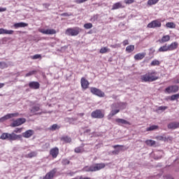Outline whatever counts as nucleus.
Here are the masks:
<instances>
[{
  "instance_id": "55",
  "label": "nucleus",
  "mask_w": 179,
  "mask_h": 179,
  "mask_svg": "<svg viewBox=\"0 0 179 179\" xmlns=\"http://www.w3.org/2000/svg\"><path fill=\"white\" fill-rule=\"evenodd\" d=\"M169 141L171 142V141H173V137L171 136L166 137V142H169Z\"/></svg>"
},
{
  "instance_id": "44",
  "label": "nucleus",
  "mask_w": 179,
  "mask_h": 179,
  "mask_svg": "<svg viewBox=\"0 0 179 179\" xmlns=\"http://www.w3.org/2000/svg\"><path fill=\"white\" fill-rule=\"evenodd\" d=\"M84 27L87 30L89 29H92L93 27V24L88 22L84 24Z\"/></svg>"
},
{
  "instance_id": "2",
  "label": "nucleus",
  "mask_w": 179,
  "mask_h": 179,
  "mask_svg": "<svg viewBox=\"0 0 179 179\" xmlns=\"http://www.w3.org/2000/svg\"><path fill=\"white\" fill-rule=\"evenodd\" d=\"M140 79L141 82H156V80H159V73H157V71H150L141 76Z\"/></svg>"
},
{
  "instance_id": "62",
  "label": "nucleus",
  "mask_w": 179,
  "mask_h": 179,
  "mask_svg": "<svg viewBox=\"0 0 179 179\" xmlns=\"http://www.w3.org/2000/svg\"><path fill=\"white\" fill-rule=\"evenodd\" d=\"M171 179H174V178H171Z\"/></svg>"
},
{
  "instance_id": "19",
  "label": "nucleus",
  "mask_w": 179,
  "mask_h": 179,
  "mask_svg": "<svg viewBox=\"0 0 179 179\" xmlns=\"http://www.w3.org/2000/svg\"><path fill=\"white\" fill-rule=\"evenodd\" d=\"M178 48V42H173L170 45H168V49L169 51H174Z\"/></svg>"
},
{
  "instance_id": "56",
  "label": "nucleus",
  "mask_w": 179,
  "mask_h": 179,
  "mask_svg": "<svg viewBox=\"0 0 179 179\" xmlns=\"http://www.w3.org/2000/svg\"><path fill=\"white\" fill-rule=\"evenodd\" d=\"M6 8H0V12H6Z\"/></svg>"
},
{
  "instance_id": "23",
  "label": "nucleus",
  "mask_w": 179,
  "mask_h": 179,
  "mask_svg": "<svg viewBox=\"0 0 179 179\" xmlns=\"http://www.w3.org/2000/svg\"><path fill=\"white\" fill-rule=\"evenodd\" d=\"M167 51H169V45H167V43H166L165 45L161 46L158 49V52H167Z\"/></svg>"
},
{
  "instance_id": "48",
  "label": "nucleus",
  "mask_w": 179,
  "mask_h": 179,
  "mask_svg": "<svg viewBox=\"0 0 179 179\" xmlns=\"http://www.w3.org/2000/svg\"><path fill=\"white\" fill-rule=\"evenodd\" d=\"M124 2L126 3V5H131L135 2V0H124Z\"/></svg>"
},
{
  "instance_id": "41",
  "label": "nucleus",
  "mask_w": 179,
  "mask_h": 179,
  "mask_svg": "<svg viewBox=\"0 0 179 179\" xmlns=\"http://www.w3.org/2000/svg\"><path fill=\"white\" fill-rule=\"evenodd\" d=\"M61 128L58 124H54L50 127V131H56V129H59Z\"/></svg>"
},
{
  "instance_id": "1",
  "label": "nucleus",
  "mask_w": 179,
  "mask_h": 179,
  "mask_svg": "<svg viewBox=\"0 0 179 179\" xmlns=\"http://www.w3.org/2000/svg\"><path fill=\"white\" fill-rule=\"evenodd\" d=\"M22 129V128H16L11 134L3 133L0 136V139H2L3 141H5L6 139H8V141H17V139L22 138V135H17L16 134H20Z\"/></svg>"
},
{
  "instance_id": "45",
  "label": "nucleus",
  "mask_w": 179,
  "mask_h": 179,
  "mask_svg": "<svg viewBox=\"0 0 179 179\" xmlns=\"http://www.w3.org/2000/svg\"><path fill=\"white\" fill-rule=\"evenodd\" d=\"M31 59H41V55H34L30 57Z\"/></svg>"
},
{
  "instance_id": "34",
  "label": "nucleus",
  "mask_w": 179,
  "mask_h": 179,
  "mask_svg": "<svg viewBox=\"0 0 179 179\" xmlns=\"http://www.w3.org/2000/svg\"><path fill=\"white\" fill-rule=\"evenodd\" d=\"M166 27H167V29H176V24L174 22H167Z\"/></svg>"
},
{
  "instance_id": "36",
  "label": "nucleus",
  "mask_w": 179,
  "mask_h": 179,
  "mask_svg": "<svg viewBox=\"0 0 179 179\" xmlns=\"http://www.w3.org/2000/svg\"><path fill=\"white\" fill-rule=\"evenodd\" d=\"M156 129H159V126L157 125H152L150 127L146 129V131L149 132V131H155Z\"/></svg>"
},
{
  "instance_id": "46",
  "label": "nucleus",
  "mask_w": 179,
  "mask_h": 179,
  "mask_svg": "<svg viewBox=\"0 0 179 179\" xmlns=\"http://www.w3.org/2000/svg\"><path fill=\"white\" fill-rule=\"evenodd\" d=\"M169 107L167 106H159L157 109V111H166Z\"/></svg>"
},
{
  "instance_id": "39",
  "label": "nucleus",
  "mask_w": 179,
  "mask_h": 179,
  "mask_svg": "<svg viewBox=\"0 0 179 179\" xmlns=\"http://www.w3.org/2000/svg\"><path fill=\"white\" fill-rule=\"evenodd\" d=\"M37 73V71L36 70H33V71H29V73H27L25 76L26 78H29V76H31L33 75H36Z\"/></svg>"
},
{
  "instance_id": "30",
  "label": "nucleus",
  "mask_w": 179,
  "mask_h": 179,
  "mask_svg": "<svg viewBox=\"0 0 179 179\" xmlns=\"http://www.w3.org/2000/svg\"><path fill=\"white\" fill-rule=\"evenodd\" d=\"M145 143L147 146H155V145H156V141L153 140H147L145 141Z\"/></svg>"
},
{
  "instance_id": "6",
  "label": "nucleus",
  "mask_w": 179,
  "mask_h": 179,
  "mask_svg": "<svg viewBox=\"0 0 179 179\" xmlns=\"http://www.w3.org/2000/svg\"><path fill=\"white\" fill-rule=\"evenodd\" d=\"M81 31L82 29L80 27L68 28L65 31V34L66 36H78Z\"/></svg>"
},
{
  "instance_id": "4",
  "label": "nucleus",
  "mask_w": 179,
  "mask_h": 179,
  "mask_svg": "<svg viewBox=\"0 0 179 179\" xmlns=\"http://www.w3.org/2000/svg\"><path fill=\"white\" fill-rule=\"evenodd\" d=\"M120 106H121L120 103H114L110 106V113L108 115V119L111 120L114 115H116V114H118L120 113Z\"/></svg>"
},
{
  "instance_id": "8",
  "label": "nucleus",
  "mask_w": 179,
  "mask_h": 179,
  "mask_svg": "<svg viewBox=\"0 0 179 179\" xmlns=\"http://www.w3.org/2000/svg\"><path fill=\"white\" fill-rule=\"evenodd\" d=\"M31 115H38L43 114V109L40 107V105H36L30 109Z\"/></svg>"
},
{
  "instance_id": "59",
  "label": "nucleus",
  "mask_w": 179,
  "mask_h": 179,
  "mask_svg": "<svg viewBox=\"0 0 179 179\" xmlns=\"http://www.w3.org/2000/svg\"><path fill=\"white\" fill-rule=\"evenodd\" d=\"M90 129H87V130H86V132H90Z\"/></svg>"
},
{
  "instance_id": "18",
  "label": "nucleus",
  "mask_w": 179,
  "mask_h": 179,
  "mask_svg": "<svg viewBox=\"0 0 179 179\" xmlns=\"http://www.w3.org/2000/svg\"><path fill=\"white\" fill-rule=\"evenodd\" d=\"M115 122H117L118 125H120V124H123L124 125H131V122H129L128 120L121 118L115 119Z\"/></svg>"
},
{
  "instance_id": "38",
  "label": "nucleus",
  "mask_w": 179,
  "mask_h": 179,
  "mask_svg": "<svg viewBox=\"0 0 179 179\" xmlns=\"http://www.w3.org/2000/svg\"><path fill=\"white\" fill-rule=\"evenodd\" d=\"M110 50L106 47L101 48L99 50L100 54H106V52H108Z\"/></svg>"
},
{
  "instance_id": "47",
  "label": "nucleus",
  "mask_w": 179,
  "mask_h": 179,
  "mask_svg": "<svg viewBox=\"0 0 179 179\" xmlns=\"http://www.w3.org/2000/svg\"><path fill=\"white\" fill-rule=\"evenodd\" d=\"M63 166H66L71 163V162L68 159H64L62 162Z\"/></svg>"
},
{
  "instance_id": "54",
  "label": "nucleus",
  "mask_w": 179,
  "mask_h": 179,
  "mask_svg": "<svg viewBox=\"0 0 179 179\" xmlns=\"http://www.w3.org/2000/svg\"><path fill=\"white\" fill-rule=\"evenodd\" d=\"M99 19V15H95L93 16L92 20L94 21L97 20Z\"/></svg>"
},
{
  "instance_id": "5",
  "label": "nucleus",
  "mask_w": 179,
  "mask_h": 179,
  "mask_svg": "<svg viewBox=\"0 0 179 179\" xmlns=\"http://www.w3.org/2000/svg\"><path fill=\"white\" fill-rule=\"evenodd\" d=\"M105 115L106 113H104V110H102L101 109H96L91 113L92 118H97L98 120L104 118Z\"/></svg>"
},
{
  "instance_id": "27",
  "label": "nucleus",
  "mask_w": 179,
  "mask_h": 179,
  "mask_svg": "<svg viewBox=\"0 0 179 179\" xmlns=\"http://www.w3.org/2000/svg\"><path fill=\"white\" fill-rule=\"evenodd\" d=\"M61 141L65 142V143H71V142H72V138L68 136H64L61 138Z\"/></svg>"
},
{
  "instance_id": "14",
  "label": "nucleus",
  "mask_w": 179,
  "mask_h": 179,
  "mask_svg": "<svg viewBox=\"0 0 179 179\" xmlns=\"http://www.w3.org/2000/svg\"><path fill=\"white\" fill-rule=\"evenodd\" d=\"M50 155L52 156V159H57L58 155H59V149L57 147L52 148L50 150Z\"/></svg>"
},
{
  "instance_id": "16",
  "label": "nucleus",
  "mask_w": 179,
  "mask_h": 179,
  "mask_svg": "<svg viewBox=\"0 0 179 179\" xmlns=\"http://www.w3.org/2000/svg\"><path fill=\"white\" fill-rule=\"evenodd\" d=\"M34 135V131L32 129L27 130L25 132L22 133L23 138H31Z\"/></svg>"
},
{
  "instance_id": "25",
  "label": "nucleus",
  "mask_w": 179,
  "mask_h": 179,
  "mask_svg": "<svg viewBox=\"0 0 179 179\" xmlns=\"http://www.w3.org/2000/svg\"><path fill=\"white\" fill-rule=\"evenodd\" d=\"M13 33H15L13 30H8L3 28L0 29V34H13Z\"/></svg>"
},
{
  "instance_id": "17",
  "label": "nucleus",
  "mask_w": 179,
  "mask_h": 179,
  "mask_svg": "<svg viewBox=\"0 0 179 179\" xmlns=\"http://www.w3.org/2000/svg\"><path fill=\"white\" fill-rule=\"evenodd\" d=\"M56 173H57V169L55 168L46 174L45 179H52V178H54V176H55Z\"/></svg>"
},
{
  "instance_id": "32",
  "label": "nucleus",
  "mask_w": 179,
  "mask_h": 179,
  "mask_svg": "<svg viewBox=\"0 0 179 179\" xmlns=\"http://www.w3.org/2000/svg\"><path fill=\"white\" fill-rule=\"evenodd\" d=\"M37 156V152L35 151L29 152L28 155L25 156V157H28L29 159H31L32 157H36Z\"/></svg>"
},
{
  "instance_id": "24",
  "label": "nucleus",
  "mask_w": 179,
  "mask_h": 179,
  "mask_svg": "<svg viewBox=\"0 0 179 179\" xmlns=\"http://www.w3.org/2000/svg\"><path fill=\"white\" fill-rule=\"evenodd\" d=\"M29 26V24L26 22H17L14 24L15 29H19V27H27Z\"/></svg>"
},
{
  "instance_id": "60",
  "label": "nucleus",
  "mask_w": 179,
  "mask_h": 179,
  "mask_svg": "<svg viewBox=\"0 0 179 179\" xmlns=\"http://www.w3.org/2000/svg\"><path fill=\"white\" fill-rule=\"evenodd\" d=\"M42 32L43 33V34H45V31H43Z\"/></svg>"
},
{
  "instance_id": "61",
  "label": "nucleus",
  "mask_w": 179,
  "mask_h": 179,
  "mask_svg": "<svg viewBox=\"0 0 179 179\" xmlns=\"http://www.w3.org/2000/svg\"><path fill=\"white\" fill-rule=\"evenodd\" d=\"M115 110H117V108H115Z\"/></svg>"
},
{
  "instance_id": "58",
  "label": "nucleus",
  "mask_w": 179,
  "mask_h": 179,
  "mask_svg": "<svg viewBox=\"0 0 179 179\" xmlns=\"http://www.w3.org/2000/svg\"><path fill=\"white\" fill-rule=\"evenodd\" d=\"M176 83H179V79L176 80Z\"/></svg>"
},
{
  "instance_id": "57",
  "label": "nucleus",
  "mask_w": 179,
  "mask_h": 179,
  "mask_svg": "<svg viewBox=\"0 0 179 179\" xmlns=\"http://www.w3.org/2000/svg\"><path fill=\"white\" fill-rule=\"evenodd\" d=\"M5 86V84L3 83H0V89H2Z\"/></svg>"
},
{
  "instance_id": "37",
  "label": "nucleus",
  "mask_w": 179,
  "mask_h": 179,
  "mask_svg": "<svg viewBox=\"0 0 179 179\" xmlns=\"http://www.w3.org/2000/svg\"><path fill=\"white\" fill-rule=\"evenodd\" d=\"M57 31L54 29H49L45 30V34H56Z\"/></svg>"
},
{
  "instance_id": "10",
  "label": "nucleus",
  "mask_w": 179,
  "mask_h": 179,
  "mask_svg": "<svg viewBox=\"0 0 179 179\" xmlns=\"http://www.w3.org/2000/svg\"><path fill=\"white\" fill-rule=\"evenodd\" d=\"M16 117H20V114L19 113H8L0 118V122H4L7 120H10V118H15Z\"/></svg>"
},
{
  "instance_id": "42",
  "label": "nucleus",
  "mask_w": 179,
  "mask_h": 179,
  "mask_svg": "<svg viewBox=\"0 0 179 179\" xmlns=\"http://www.w3.org/2000/svg\"><path fill=\"white\" fill-rule=\"evenodd\" d=\"M8 68V64L3 62H0V69H5Z\"/></svg>"
},
{
  "instance_id": "13",
  "label": "nucleus",
  "mask_w": 179,
  "mask_h": 179,
  "mask_svg": "<svg viewBox=\"0 0 179 179\" xmlns=\"http://www.w3.org/2000/svg\"><path fill=\"white\" fill-rule=\"evenodd\" d=\"M80 84L83 90H86L87 89H89V85H90L89 81L86 78H85V77L81 78Z\"/></svg>"
},
{
  "instance_id": "29",
  "label": "nucleus",
  "mask_w": 179,
  "mask_h": 179,
  "mask_svg": "<svg viewBox=\"0 0 179 179\" xmlns=\"http://www.w3.org/2000/svg\"><path fill=\"white\" fill-rule=\"evenodd\" d=\"M155 139L157 141H162L163 142H167V137L165 135L163 136H157L155 137Z\"/></svg>"
},
{
  "instance_id": "40",
  "label": "nucleus",
  "mask_w": 179,
  "mask_h": 179,
  "mask_svg": "<svg viewBox=\"0 0 179 179\" xmlns=\"http://www.w3.org/2000/svg\"><path fill=\"white\" fill-rule=\"evenodd\" d=\"M179 99V94H176L171 96L170 100L171 101H174V100H178Z\"/></svg>"
},
{
  "instance_id": "43",
  "label": "nucleus",
  "mask_w": 179,
  "mask_h": 179,
  "mask_svg": "<svg viewBox=\"0 0 179 179\" xmlns=\"http://www.w3.org/2000/svg\"><path fill=\"white\" fill-rule=\"evenodd\" d=\"M125 150L122 149V148H118L117 150H115L112 152L113 155H120V152L121 151H124Z\"/></svg>"
},
{
  "instance_id": "12",
  "label": "nucleus",
  "mask_w": 179,
  "mask_h": 179,
  "mask_svg": "<svg viewBox=\"0 0 179 179\" xmlns=\"http://www.w3.org/2000/svg\"><path fill=\"white\" fill-rule=\"evenodd\" d=\"M24 122H26V118H18L13 122V123L10 124V127H20V125H22V124H24Z\"/></svg>"
},
{
  "instance_id": "20",
  "label": "nucleus",
  "mask_w": 179,
  "mask_h": 179,
  "mask_svg": "<svg viewBox=\"0 0 179 179\" xmlns=\"http://www.w3.org/2000/svg\"><path fill=\"white\" fill-rule=\"evenodd\" d=\"M179 128V122H173L168 124L169 129H177Z\"/></svg>"
},
{
  "instance_id": "26",
  "label": "nucleus",
  "mask_w": 179,
  "mask_h": 179,
  "mask_svg": "<svg viewBox=\"0 0 179 179\" xmlns=\"http://www.w3.org/2000/svg\"><path fill=\"white\" fill-rule=\"evenodd\" d=\"M170 40V35H164L162 36V38L159 40V42L161 44H163L164 43H168V41Z\"/></svg>"
},
{
  "instance_id": "35",
  "label": "nucleus",
  "mask_w": 179,
  "mask_h": 179,
  "mask_svg": "<svg viewBox=\"0 0 179 179\" xmlns=\"http://www.w3.org/2000/svg\"><path fill=\"white\" fill-rule=\"evenodd\" d=\"M74 152L76 153H83L85 152V149L83 147H77L75 148Z\"/></svg>"
},
{
  "instance_id": "52",
  "label": "nucleus",
  "mask_w": 179,
  "mask_h": 179,
  "mask_svg": "<svg viewBox=\"0 0 179 179\" xmlns=\"http://www.w3.org/2000/svg\"><path fill=\"white\" fill-rule=\"evenodd\" d=\"M113 149H117V148H124V145H113Z\"/></svg>"
},
{
  "instance_id": "7",
  "label": "nucleus",
  "mask_w": 179,
  "mask_h": 179,
  "mask_svg": "<svg viewBox=\"0 0 179 179\" xmlns=\"http://www.w3.org/2000/svg\"><path fill=\"white\" fill-rule=\"evenodd\" d=\"M147 27H148V29H157L162 27V21H160L159 19L152 20L147 25Z\"/></svg>"
},
{
  "instance_id": "51",
  "label": "nucleus",
  "mask_w": 179,
  "mask_h": 179,
  "mask_svg": "<svg viewBox=\"0 0 179 179\" xmlns=\"http://www.w3.org/2000/svg\"><path fill=\"white\" fill-rule=\"evenodd\" d=\"M61 16H72V13H64L61 14Z\"/></svg>"
},
{
  "instance_id": "11",
  "label": "nucleus",
  "mask_w": 179,
  "mask_h": 179,
  "mask_svg": "<svg viewBox=\"0 0 179 179\" xmlns=\"http://www.w3.org/2000/svg\"><path fill=\"white\" fill-rule=\"evenodd\" d=\"M179 90L178 85H171L166 87L164 90L165 93L170 94L171 93H177Z\"/></svg>"
},
{
  "instance_id": "21",
  "label": "nucleus",
  "mask_w": 179,
  "mask_h": 179,
  "mask_svg": "<svg viewBox=\"0 0 179 179\" xmlns=\"http://www.w3.org/2000/svg\"><path fill=\"white\" fill-rule=\"evenodd\" d=\"M124 8H125V6H122V3L121 2H117L113 5L112 10H115L117 9Z\"/></svg>"
},
{
  "instance_id": "3",
  "label": "nucleus",
  "mask_w": 179,
  "mask_h": 179,
  "mask_svg": "<svg viewBox=\"0 0 179 179\" xmlns=\"http://www.w3.org/2000/svg\"><path fill=\"white\" fill-rule=\"evenodd\" d=\"M106 167V164L104 163H100V164H95L92 166H87L83 168V171H85L86 173L94 172V171H99L101 170L102 169H104Z\"/></svg>"
},
{
  "instance_id": "33",
  "label": "nucleus",
  "mask_w": 179,
  "mask_h": 179,
  "mask_svg": "<svg viewBox=\"0 0 179 179\" xmlns=\"http://www.w3.org/2000/svg\"><path fill=\"white\" fill-rule=\"evenodd\" d=\"M160 0H148L147 3L149 6H152V5H156Z\"/></svg>"
},
{
  "instance_id": "49",
  "label": "nucleus",
  "mask_w": 179,
  "mask_h": 179,
  "mask_svg": "<svg viewBox=\"0 0 179 179\" xmlns=\"http://www.w3.org/2000/svg\"><path fill=\"white\" fill-rule=\"evenodd\" d=\"M110 48H121V44L116 43V44H114V45H110Z\"/></svg>"
},
{
  "instance_id": "31",
  "label": "nucleus",
  "mask_w": 179,
  "mask_h": 179,
  "mask_svg": "<svg viewBox=\"0 0 179 179\" xmlns=\"http://www.w3.org/2000/svg\"><path fill=\"white\" fill-rule=\"evenodd\" d=\"M150 65V66H159L160 65V61L155 59L151 62Z\"/></svg>"
},
{
  "instance_id": "28",
  "label": "nucleus",
  "mask_w": 179,
  "mask_h": 179,
  "mask_svg": "<svg viewBox=\"0 0 179 179\" xmlns=\"http://www.w3.org/2000/svg\"><path fill=\"white\" fill-rule=\"evenodd\" d=\"M134 50H135V45H129L127 46V48H126V51L129 54L134 52Z\"/></svg>"
},
{
  "instance_id": "9",
  "label": "nucleus",
  "mask_w": 179,
  "mask_h": 179,
  "mask_svg": "<svg viewBox=\"0 0 179 179\" xmlns=\"http://www.w3.org/2000/svg\"><path fill=\"white\" fill-rule=\"evenodd\" d=\"M90 92L92 94L97 96L98 97H105L106 94L104 92L101 91V90L96 88V87H91Z\"/></svg>"
},
{
  "instance_id": "50",
  "label": "nucleus",
  "mask_w": 179,
  "mask_h": 179,
  "mask_svg": "<svg viewBox=\"0 0 179 179\" xmlns=\"http://www.w3.org/2000/svg\"><path fill=\"white\" fill-rule=\"evenodd\" d=\"M87 1L89 0H76L75 2L76 3H83V2H86Z\"/></svg>"
},
{
  "instance_id": "15",
  "label": "nucleus",
  "mask_w": 179,
  "mask_h": 179,
  "mask_svg": "<svg viewBox=\"0 0 179 179\" xmlns=\"http://www.w3.org/2000/svg\"><path fill=\"white\" fill-rule=\"evenodd\" d=\"M29 87L33 89L34 90H37L40 89V83L37 81H32L29 83Z\"/></svg>"
},
{
  "instance_id": "22",
  "label": "nucleus",
  "mask_w": 179,
  "mask_h": 179,
  "mask_svg": "<svg viewBox=\"0 0 179 179\" xmlns=\"http://www.w3.org/2000/svg\"><path fill=\"white\" fill-rule=\"evenodd\" d=\"M144 57H146V53H138L134 55V59H136V61H141V59H143Z\"/></svg>"
},
{
  "instance_id": "53",
  "label": "nucleus",
  "mask_w": 179,
  "mask_h": 179,
  "mask_svg": "<svg viewBox=\"0 0 179 179\" xmlns=\"http://www.w3.org/2000/svg\"><path fill=\"white\" fill-rule=\"evenodd\" d=\"M122 44L123 45H128V44H129V42L128 41V40H124L123 42H122Z\"/></svg>"
}]
</instances>
